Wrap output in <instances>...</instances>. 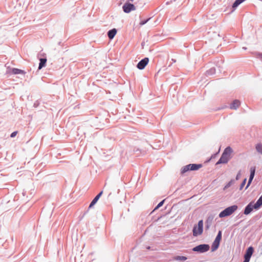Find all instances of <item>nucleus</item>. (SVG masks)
<instances>
[{
    "label": "nucleus",
    "mask_w": 262,
    "mask_h": 262,
    "mask_svg": "<svg viewBox=\"0 0 262 262\" xmlns=\"http://www.w3.org/2000/svg\"><path fill=\"white\" fill-rule=\"evenodd\" d=\"M238 209L237 205H233L229 206L222 210L219 214L220 218L225 217L233 214Z\"/></svg>",
    "instance_id": "1"
},
{
    "label": "nucleus",
    "mask_w": 262,
    "mask_h": 262,
    "mask_svg": "<svg viewBox=\"0 0 262 262\" xmlns=\"http://www.w3.org/2000/svg\"><path fill=\"white\" fill-rule=\"evenodd\" d=\"M203 166L202 164H189L186 165L181 168V174L182 175L184 174L185 173L190 171H195L199 169Z\"/></svg>",
    "instance_id": "2"
},
{
    "label": "nucleus",
    "mask_w": 262,
    "mask_h": 262,
    "mask_svg": "<svg viewBox=\"0 0 262 262\" xmlns=\"http://www.w3.org/2000/svg\"><path fill=\"white\" fill-rule=\"evenodd\" d=\"M203 232V221L199 220L197 224H194L192 229L193 236L197 237L201 235Z\"/></svg>",
    "instance_id": "3"
},
{
    "label": "nucleus",
    "mask_w": 262,
    "mask_h": 262,
    "mask_svg": "<svg viewBox=\"0 0 262 262\" xmlns=\"http://www.w3.org/2000/svg\"><path fill=\"white\" fill-rule=\"evenodd\" d=\"M210 249V246L207 244H202L197 245L192 249L193 252H196L197 253H204Z\"/></svg>",
    "instance_id": "4"
},
{
    "label": "nucleus",
    "mask_w": 262,
    "mask_h": 262,
    "mask_svg": "<svg viewBox=\"0 0 262 262\" xmlns=\"http://www.w3.org/2000/svg\"><path fill=\"white\" fill-rule=\"evenodd\" d=\"M253 210H258L254 204V201H251L246 206L244 209L243 213L246 215H249L253 211Z\"/></svg>",
    "instance_id": "5"
},
{
    "label": "nucleus",
    "mask_w": 262,
    "mask_h": 262,
    "mask_svg": "<svg viewBox=\"0 0 262 262\" xmlns=\"http://www.w3.org/2000/svg\"><path fill=\"white\" fill-rule=\"evenodd\" d=\"M6 74H9V75L18 74H22L24 75L26 74V72L17 68L8 67L6 71Z\"/></svg>",
    "instance_id": "6"
},
{
    "label": "nucleus",
    "mask_w": 262,
    "mask_h": 262,
    "mask_svg": "<svg viewBox=\"0 0 262 262\" xmlns=\"http://www.w3.org/2000/svg\"><path fill=\"white\" fill-rule=\"evenodd\" d=\"M123 11L126 13H128L133 10L136 9L135 5L130 3L127 2L122 6Z\"/></svg>",
    "instance_id": "7"
},
{
    "label": "nucleus",
    "mask_w": 262,
    "mask_h": 262,
    "mask_svg": "<svg viewBox=\"0 0 262 262\" xmlns=\"http://www.w3.org/2000/svg\"><path fill=\"white\" fill-rule=\"evenodd\" d=\"M255 171H256L255 166H252L250 168V176H249V180H248V183L247 184V185L246 186L245 189H247L251 185V184L253 180V178L255 176Z\"/></svg>",
    "instance_id": "8"
},
{
    "label": "nucleus",
    "mask_w": 262,
    "mask_h": 262,
    "mask_svg": "<svg viewBox=\"0 0 262 262\" xmlns=\"http://www.w3.org/2000/svg\"><path fill=\"white\" fill-rule=\"evenodd\" d=\"M149 62V58L145 57L141 59L137 64V68L140 70H143Z\"/></svg>",
    "instance_id": "9"
},
{
    "label": "nucleus",
    "mask_w": 262,
    "mask_h": 262,
    "mask_svg": "<svg viewBox=\"0 0 262 262\" xmlns=\"http://www.w3.org/2000/svg\"><path fill=\"white\" fill-rule=\"evenodd\" d=\"M103 194V191H101L92 201L90 204L89 205V206L88 207V209L87 211L84 213V214H86L88 211L89 210L92 208L98 202L101 196V195Z\"/></svg>",
    "instance_id": "10"
},
{
    "label": "nucleus",
    "mask_w": 262,
    "mask_h": 262,
    "mask_svg": "<svg viewBox=\"0 0 262 262\" xmlns=\"http://www.w3.org/2000/svg\"><path fill=\"white\" fill-rule=\"evenodd\" d=\"M254 249L252 246H251L248 247L244 254V258L250 260L251 257L254 253Z\"/></svg>",
    "instance_id": "11"
},
{
    "label": "nucleus",
    "mask_w": 262,
    "mask_h": 262,
    "mask_svg": "<svg viewBox=\"0 0 262 262\" xmlns=\"http://www.w3.org/2000/svg\"><path fill=\"white\" fill-rule=\"evenodd\" d=\"M230 160V157H228L222 154V155L218 160V161L216 163V165H219L220 164H226L228 163L229 160Z\"/></svg>",
    "instance_id": "12"
},
{
    "label": "nucleus",
    "mask_w": 262,
    "mask_h": 262,
    "mask_svg": "<svg viewBox=\"0 0 262 262\" xmlns=\"http://www.w3.org/2000/svg\"><path fill=\"white\" fill-rule=\"evenodd\" d=\"M117 30L115 28H113L108 30L107 33V36L110 39H112L114 38L116 34H117Z\"/></svg>",
    "instance_id": "13"
},
{
    "label": "nucleus",
    "mask_w": 262,
    "mask_h": 262,
    "mask_svg": "<svg viewBox=\"0 0 262 262\" xmlns=\"http://www.w3.org/2000/svg\"><path fill=\"white\" fill-rule=\"evenodd\" d=\"M241 104V102L237 99L234 100L230 106V108L232 110H236Z\"/></svg>",
    "instance_id": "14"
},
{
    "label": "nucleus",
    "mask_w": 262,
    "mask_h": 262,
    "mask_svg": "<svg viewBox=\"0 0 262 262\" xmlns=\"http://www.w3.org/2000/svg\"><path fill=\"white\" fill-rule=\"evenodd\" d=\"M47 58H40L39 59V63L38 69L40 70L42 68L46 67L47 63Z\"/></svg>",
    "instance_id": "15"
},
{
    "label": "nucleus",
    "mask_w": 262,
    "mask_h": 262,
    "mask_svg": "<svg viewBox=\"0 0 262 262\" xmlns=\"http://www.w3.org/2000/svg\"><path fill=\"white\" fill-rule=\"evenodd\" d=\"M232 152L233 150L232 148L230 146H228L225 148L222 154L230 158V155Z\"/></svg>",
    "instance_id": "16"
},
{
    "label": "nucleus",
    "mask_w": 262,
    "mask_h": 262,
    "mask_svg": "<svg viewBox=\"0 0 262 262\" xmlns=\"http://www.w3.org/2000/svg\"><path fill=\"white\" fill-rule=\"evenodd\" d=\"M246 0H235L232 5V12L234 11L240 4L244 2Z\"/></svg>",
    "instance_id": "17"
},
{
    "label": "nucleus",
    "mask_w": 262,
    "mask_h": 262,
    "mask_svg": "<svg viewBox=\"0 0 262 262\" xmlns=\"http://www.w3.org/2000/svg\"><path fill=\"white\" fill-rule=\"evenodd\" d=\"M220 245V243L216 242L214 240L212 245H211V251L214 252L216 251L219 247Z\"/></svg>",
    "instance_id": "18"
},
{
    "label": "nucleus",
    "mask_w": 262,
    "mask_h": 262,
    "mask_svg": "<svg viewBox=\"0 0 262 262\" xmlns=\"http://www.w3.org/2000/svg\"><path fill=\"white\" fill-rule=\"evenodd\" d=\"M255 207L258 210L262 206V195L258 198L256 203H254Z\"/></svg>",
    "instance_id": "19"
},
{
    "label": "nucleus",
    "mask_w": 262,
    "mask_h": 262,
    "mask_svg": "<svg viewBox=\"0 0 262 262\" xmlns=\"http://www.w3.org/2000/svg\"><path fill=\"white\" fill-rule=\"evenodd\" d=\"M215 68H211L206 71L205 75L206 76H212L215 74Z\"/></svg>",
    "instance_id": "20"
},
{
    "label": "nucleus",
    "mask_w": 262,
    "mask_h": 262,
    "mask_svg": "<svg viewBox=\"0 0 262 262\" xmlns=\"http://www.w3.org/2000/svg\"><path fill=\"white\" fill-rule=\"evenodd\" d=\"M222 238V232L221 230H219L216 236L214 241L221 243Z\"/></svg>",
    "instance_id": "21"
},
{
    "label": "nucleus",
    "mask_w": 262,
    "mask_h": 262,
    "mask_svg": "<svg viewBox=\"0 0 262 262\" xmlns=\"http://www.w3.org/2000/svg\"><path fill=\"white\" fill-rule=\"evenodd\" d=\"M174 259L177 261H185L187 259V257L185 256L177 255L174 257Z\"/></svg>",
    "instance_id": "22"
},
{
    "label": "nucleus",
    "mask_w": 262,
    "mask_h": 262,
    "mask_svg": "<svg viewBox=\"0 0 262 262\" xmlns=\"http://www.w3.org/2000/svg\"><path fill=\"white\" fill-rule=\"evenodd\" d=\"M235 180L234 179H231L229 182H228L226 185L224 187L223 190H225L227 188H229L233 183H234Z\"/></svg>",
    "instance_id": "23"
},
{
    "label": "nucleus",
    "mask_w": 262,
    "mask_h": 262,
    "mask_svg": "<svg viewBox=\"0 0 262 262\" xmlns=\"http://www.w3.org/2000/svg\"><path fill=\"white\" fill-rule=\"evenodd\" d=\"M256 151L262 154V144L261 143H258L256 145Z\"/></svg>",
    "instance_id": "24"
},
{
    "label": "nucleus",
    "mask_w": 262,
    "mask_h": 262,
    "mask_svg": "<svg viewBox=\"0 0 262 262\" xmlns=\"http://www.w3.org/2000/svg\"><path fill=\"white\" fill-rule=\"evenodd\" d=\"M164 202H165V200H163L162 201H161L160 202H159L158 203V204L155 207L154 210H156L158 209H159L160 207H161V206H163V205L164 204Z\"/></svg>",
    "instance_id": "25"
},
{
    "label": "nucleus",
    "mask_w": 262,
    "mask_h": 262,
    "mask_svg": "<svg viewBox=\"0 0 262 262\" xmlns=\"http://www.w3.org/2000/svg\"><path fill=\"white\" fill-rule=\"evenodd\" d=\"M246 182H247V178H245L242 182L241 183L240 186H239V189L240 190H242L243 187H244V186L245 185L246 183Z\"/></svg>",
    "instance_id": "26"
},
{
    "label": "nucleus",
    "mask_w": 262,
    "mask_h": 262,
    "mask_svg": "<svg viewBox=\"0 0 262 262\" xmlns=\"http://www.w3.org/2000/svg\"><path fill=\"white\" fill-rule=\"evenodd\" d=\"M213 220V216L212 215H210L207 217L205 222L212 224Z\"/></svg>",
    "instance_id": "27"
},
{
    "label": "nucleus",
    "mask_w": 262,
    "mask_h": 262,
    "mask_svg": "<svg viewBox=\"0 0 262 262\" xmlns=\"http://www.w3.org/2000/svg\"><path fill=\"white\" fill-rule=\"evenodd\" d=\"M150 18L149 17L145 19L141 20V21L140 22V25L141 26H143L146 24L150 20Z\"/></svg>",
    "instance_id": "28"
},
{
    "label": "nucleus",
    "mask_w": 262,
    "mask_h": 262,
    "mask_svg": "<svg viewBox=\"0 0 262 262\" xmlns=\"http://www.w3.org/2000/svg\"><path fill=\"white\" fill-rule=\"evenodd\" d=\"M211 225H212L211 223L205 222V230H209V229L210 228V227L211 226Z\"/></svg>",
    "instance_id": "29"
},
{
    "label": "nucleus",
    "mask_w": 262,
    "mask_h": 262,
    "mask_svg": "<svg viewBox=\"0 0 262 262\" xmlns=\"http://www.w3.org/2000/svg\"><path fill=\"white\" fill-rule=\"evenodd\" d=\"M17 133H18V132H17V131H14V132H12V133L11 134V135H10V137H11V138H14V137H15L16 136V135H17Z\"/></svg>",
    "instance_id": "30"
},
{
    "label": "nucleus",
    "mask_w": 262,
    "mask_h": 262,
    "mask_svg": "<svg viewBox=\"0 0 262 262\" xmlns=\"http://www.w3.org/2000/svg\"><path fill=\"white\" fill-rule=\"evenodd\" d=\"M134 151H135V152H138V151H139V152H140V153H141V154H142V153H143V154H144V152H145L144 150L142 151L141 149H139V148H137V149H136V150H135V149H134Z\"/></svg>",
    "instance_id": "31"
},
{
    "label": "nucleus",
    "mask_w": 262,
    "mask_h": 262,
    "mask_svg": "<svg viewBox=\"0 0 262 262\" xmlns=\"http://www.w3.org/2000/svg\"><path fill=\"white\" fill-rule=\"evenodd\" d=\"M240 177H241V172L239 171L236 176L235 180H238L240 178Z\"/></svg>",
    "instance_id": "32"
},
{
    "label": "nucleus",
    "mask_w": 262,
    "mask_h": 262,
    "mask_svg": "<svg viewBox=\"0 0 262 262\" xmlns=\"http://www.w3.org/2000/svg\"><path fill=\"white\" fill-rule=\"evenodd\" d=\"M39 104V102H38V101H36L34 103V106L35 107H37Z\"/></svg>",
    "instance_id": "33"
},
{
    "label": "nucleus",
    "mask_w": 262,
    "mask_h": 262,
    "mask_svg": "<svg viewBox=\"0 0 262 262\" xmlns=\"http://www.w3.org/2000/svg\"><path fill=\"white\" fill-rule=\"evenodd\" d=\"M219 153V151L218 152H217L215 154H214L213 155H212V156H211V159H213V158H215V157H216V156Z\"/></svg>",
    "instance_id": "34"
},
{
    "label": "nucleus",
    "mask_w": 262,
    "mask_h": 262,
    "mask_svg": "<svg viewBox=\"0 0 262 262\" xmlns=\"http://www.w3.org/2000/svg\"><path fill=\"white\" fill-rule=\"evenodd\" d=\"M258 57L262 59V53H258Z\"/></svg>",
    "instance_id": "35"
},
{
    "label": "nucleus",
    "mask_w": 262,
    "mask_h": 262,
    "mask_svg": "<svg viewBox=\"0 0 262 262\" xmlns=\"http://www.w3.org/2000/svg\"><path fill=\"white\" fill-rule=\"evenodd\" d=\"M250 260V259L244 258L243 262H249Z\"/></svg>",
    "instance_id": "36"
},
{
    "label": "nucleus",
    "mask_w": 262,
    "mask_h": 262,
    "mask_svg": "<svg viewBox=\"0 0 262 262\" xmlns=\"http://www.w3.org/2000/svg\"><path fill=\"white\" fill-rule=\"evenodd\" d=\"M172 2V1H170V2H166V5H169V4H170V3H171Z\"/></svg>",
    "instance_id": "37"
},
{
    "label": "nucleus",
    "mask_w": 262,
    "mask_h": 262,
    "mask_svg": "<svg viewBox=\"0 0 262 262\" xmlns=\"http://www.w3.org/2000/svg\"><path fill=\"white\" fill-rule=\"evenodd\" d=\"M146 249H147V250H150V246H147V247H146Z\"/></svg>",
    "instance_id": "38"
},
{
    "label": "nucleus",
    "mask_w": 262,
    "mask_h": 262,
    "mask_svg": "<svg viewBox=\"0 0 262 262\" xmlns=\"http://www.w3.org/2000/svg\"><path fill=\"white\" fill-rule=\"evenodd\" d=\"M243 49L244 50H246V49H247V48H246V47H243Z\"/></svg>",
    "instance_id": "39"
},
{
    "label": "nucleus",
    "mask_w": 262,
    "mask_h": 262,
    "mask_svg": "<svg viewBox=\"0 0 262 262\" xmlns=\"http://www.w3.org/2000/svg\"><path fill=\"white\" fill-rule=\"evenodd\" d=\"M160 72V70L158 71V72L157 73L156 75L158 74V73Z\"/></svg>",
    "instance_id": "40"
},
{
    "label": "nucleus",
    "mask_w": 262,
    "mask_h": 262,
    "mask_svg": "<svg viewBox=\"0 0 262 262\" xmlns=\"http://www.w3.org/2000/svg\"><path fill=\"white\" fill-rule=\"evenodd\" d=\"M173 2H176L177 0H171Z\"/></svg>",
    "instance_id": "41"
},
{
    "label": "nucleus",
    "mask_w": 262,
    "mask_h": 262,
    "mask_svg": "<svg viewBox=\"0 0 262 262\" xmlns=\"http://www.w3.org/2000/svg\"><path fill=\"white\" fill-rule=\"evenodd\" d=\"M141 45H142V46H143L144 45V43H143V42H142Z\"/></svg>",
    "instance_id": "42"
},
{
    "label": "nucleus",
    "mask_w": 262,
    "mask_h": 262,
    "mask_svg": "<svg viewBox=\"0 0 262 262\" xmlns=\"http://www.w3.org/2000/svg\"><path fill=\"white\" fill-rule=\"evenodd\" d=\"M220 109H221L220 108H218L217 109V110H220Z\"/></svg>",
    "instance_id": "43"
}]
</instances>
